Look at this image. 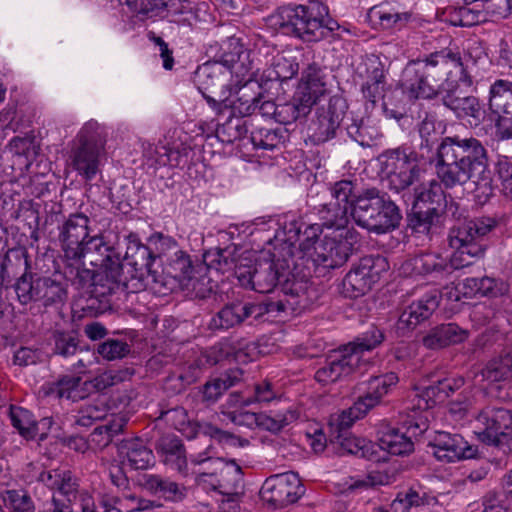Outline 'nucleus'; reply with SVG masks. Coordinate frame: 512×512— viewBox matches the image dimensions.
I'll list each match as a JSON object with an SVG mask.
<instances>
[{"label": "nucleus", "instance_id": "1a4fd4ad", "mask_svg": "<svg viewBox=\"0 0 512 512\" xmlns=\"http://www.w3.org/2000/svg\"><path fill=\"white\" fill-rule=\"evenodd\" d=\"M429 427L428 418L413 413L397 427L386 426L380 432L379 446L382 450L396 456H404L414 451V440Z\"/></svg>", "mask_w": 512, "mask_h": 512}, {"label": "nucleus", "instance_id": "a878e982", "mask_svg": "<svg viewBox=\"0 0 512 512\" xmlns=\"http://www.w3.org/2000/svg\"><path fill=\"white\" fill-rule=\"evenodd\" d=\"M429 445L433 455L439 461L447 463L469 458L474 452L461 435L445 431L436 432Z\"/></svg>", "mask_w": 512, "mask_h": 512}, {"label": "nucleus", "instance_id": "0e129e2a", "mask_svg": "<svg viewBox=\"0 0 512 512\" xmlns=\"http://www.w3.org/2000/svg\"><path fill=\"white\" fill-rule=\"evenodd\" d=\"M233 89L227 95V103H221V113L225 109H231L233 115H240L243 119L245 116L256 115L257 97L247 98L245 94L232 99Z\"/></svg>", "mask_w": 512, "mask_h": 512}, {"label": "nucleus", "instance_id": "bb28decb", "mask_svg": "<svg viewBox=\"0 0 512 512\" xmlns=\"http://www.w3.org/2000/svg\"><path fill=\"white\" fill-rule=\"evenodd\" d=\"M216 62L231 71L236 78L241 77L242 80H245L253 69L250 51L245 49L240 39L235 37L228 38L222 43L221 53Z\"/></svg>", "mask_w": 512, "mask_h": 512}, {"label": "nucleus", "instance_id": "20e7f679", "mask_svg": "<svg viewBox=\"0 0 512 512\" xmlns=\"http://www.w3.org/2000/svg\"><path fill=\"white\" fill-rule=\"evenodd\" d=\"M351 217L370 232L384 234L400 225L402 215L390 197L377 188H368L358 195Z\"/></svg>", "mask_w": 512, "mask_h": 512}, {"label": "nucleus", "instance_id": "dca6fc26", "mask_svg": "<svg viewBox=\"0 0 512 512\" xmlns=\"http://www.w3.org/2000/svg\"><path fill=\"white\" fill-rule=\"evenodd\" d=\"M235 276L241 286L258 293L272 292L281 277L272 261L259 262L255 265L240 263L236 266Z\"/></svg>", "mask_w": 512, "mask_h": 512}, {"label": "nucleus", "instance_id": "4c0bfd02", "mask_svg": "<svg viewBox=\"0 0 512 512\" xmlns=\"http://www.w3.org/2000/svg\"><path fill=\"white\" fill-rule=\"evenodd\" d=\"M386 76L380 63L367 69V77L361 85L363 98L374 107L384 98Z\"/></svg>", "mask_w": 512, "mask_h": 512}, {"label": "nucleus", "instance_id": "f257e3e1", "mask_svg": "<svg viewBox=\"0 0 512 512\" xmlns=\"http://www.w3.org/2000/svg\"><path fill=\"white\" fill-rule=\"evenodd\" d=\"M431 161L435 163L438 181L419 182L414 186V208H435L440 211L445 202L442 187L453 189L468 181L474 183L477 197L487 199L493 194L489 153L479 139L458 135L444 137Z\"/></svg>", "mask_w": 512, "mask_h": 512}, {"label": "nucleus", "instance_id": "6e6d98bb", "mask_svg": "<svg viewBox=\"0 0 512 512\" xmlns=\"http://www.w3.org/2000/svg\"><path fill=\"white\" fill-rule=\"evenodd\" d=\"M384 340L383 332L376 326H371L361 336L350 342L344 348L348 352H356L362 357L364 351H370L380 345Z\"/></svg>", "mask_w": 512, "mask_h": 512}, {"label": "nucleus", "instance_id": "7c9ffc66", "mask_svg": "<svg viewBox=\"0 0 512 512\" xmlns=\"http://www.w3.org/2000/svg\"><path fill=\"white\" fill-rule=\"evenodd\" d=\"M88 385L80 376L64 375L55 382L44 384L41 389L45 396L78 401L88 396Z\"/></svg>", "mask_w": 512, "mask_h": 512}, {"label": "nucleus", "instance_id": "864d4df0", "mask_svg": "<svg viewBox=\"0 0 512 512\" xmlns=\"http://www.w3.org/2000/svg\"><path fill=\"white\" fill-rule=\"evenodd\" d=\"M67 298V290L64 283L50 277H42L39 301L44 306L62 304Z\"/></svg>", "mask_w": 512, "mask_h": 512}, {"label": "nucleus", "instance_id": "603ef678", "mask_svg": "<svg viewBox=\"0 0 512 512\" xmlns=\"http://www.w3.org/2000/svg\"><path fill=\"white\" fill-rule=\"evenodd\" d=\"M464 286L470 289L471 293L487 297H497L507 291L503 282H498L496 279L487 276L467 278L464 281Z\"/></svg>", "mask_w": 512, "mask_h": 512}, {"label": "nucleus", "instance_id": "052dcab7", "mask_svg": "<svg viewBox=\"0 0 512 512\" xmlns=\"http://www.w3.org/2000/svg\"><path fill=\"white\" fill-rule=\"evenodd\" d=\"M246 133V122L240 117L230 118L216 129L217 137L224 143L240 140Z\"/></svg>", "mask_w": 512, "mask_h": 512}, {"label": "nucleus", "instance_id": "4d7b16f0", "mask_svg": "<svg viewBox=\"0 0 512 512\" xmlns=\"http://www.w3.org/2000/svg\"><path fill=\"white\" fill-rule=\"evenodd\" d=\"M356 184L348 179L333 183L330 187L331 199L344 206L350 212L354 208L358 195L355 194Z\"/></svg>", "mask_w": 512, "mask_h": 512}, {"label": "nucleus", "instance_id": "ea45409f", "mask_svg": "<svg viewBox=\"0 0 512 512\" xmlns=\"http://www.w3.org/2000/svg\"><path fill=\"white\" fill-rule=\"evenodd\" d=\"M482 376L489 382H507L512 379V348L503 350L490 360L482 370Z\"/></svg>", "mask_w": 512, "mask_h": 512}, {"label": "nucleus", "instance_id": "f8f14e48", "mask_svg": "<svg viewBox=\"0 0 512 512\" xmlns=\"http://www.w3.org/2000/svg\"><path fill=\"white\" fill-rule=\"evenodd\" d=\"M90 218L82 212L70 214L57 227L58 242L64 257L80 263L83 259V244L90 234Z\"/></svg>", "mask_w": 512, "mask_h": 512}, {"label": "nucleus", "instance_id": "5701e85b", "mask_svg": "<svg viewBox=\"0 0 512 512\" xmlns=\"http://www.w3.org/2000/svg\"><path fill=\"white\" fill-rule=\"evenodd\" d=\"M301 261V264L297 263L296 266L303 265L302 277L300 279L293 277L292 279L287 278L285 280L282 286L284 299L265 302V304H274V312L285 311L288 308L291 310H303L309 305V278L315 276V274L306 275L307 269L304 258H301Z\"/></svg>", "mask_w": 512, "mask_h": 512}, {"label": "nucleus", "instance_id": "a18cd8bd", "mask_svg": "<svg viewBox=\"0 0 512 512\" xmlns=\"http://www.w3.org/2000/svg\"><path fill=\"white\" fill-rule=\"evenodd\" d=\"M9 418L12 426L26 440H33L38 434V423L34 415L19 406H10Z\"/></svg>", "mask_w": 512, "mask_h": 512}, {"label": "nucleus", "instance_id": "8fccbe9b", "mask_svg": "<svg viewBox=\"0 0 512 512\" xmlns=\"http://www.w3.org/2000/svg\"><path fill=\"white\" fill-rule=\"evenodd\" d=\"M42 277H34L31 273H24L15 283L14 289L18 300L22 304L39 301Z\"/></svg>", "mask_w": 512, "mask_h": 512}, {"label": "nucleus", "instance_id": "b1692460", "mask_svg": "<svg viewBox=\"0 0 512 512\" xmlns=\"http://www.w3.org/2000/svg\"><path fill=\"white\" fill-rule=\"evenodd\" d=\"M256 346L252 342H246L244 339L223 338L210 348L201 351L204 355L203 363L216 365L220 361L233 357L237 361L252 360V355Z\"/></svg>", "mask_w": 512, "mask_h": 512}, {"label": "nucleus", "instance_id": "680f3d73", "mask_svg": "<svg viewBox=\"0 0 512 512\" xmlns=\"http://www.w3.org/2000/svg\"><path fill=\"white\" fill-rule=\"evenodd\" d=\"M367 412L356 408V402L348 410L342 411L336 417H333L330 422L332 431L331 438L336 434H349L350 427L354 424L356 419L363 417Z\"/></svg>", "mask_w": 512, "mask_h": 512}, {"label": "nucleus", "instance_id": "6ab92c4d", "mask_svg": "<svg viewBox=\"0 0 512 512\" xmlns=\"http://www.w3.org/2000/svg\"><path fill=\"white\" fill-rule=\"evenodd\" d=\"M308 204L317 214L320 224L311 225L308 230V238L316 237L322 232V228L334 229V232L345 231L344 228L349 222L350 211L334 200L325 203H318L316 196H308Z\"/></svg>", "mask_w": 512, "mask_h": 512}, {"label": "nucleus", "instance_id": "ddd939ff", "mask_svg": "<svg viewBox=\"0 0 512 512\" xmlns=\"http://www.w3.org/2000/svg\"><path fill=\"white\" fill-rule=\"evenodd\" d=\"M347 105L339 96H333L326 105L316 109L309 125V137L314 144L325 143L336 137L344 120Z\"/></svg>", "mask_w": 512, "mask_h": 512}, {"label": "nucleus", "instance_id": "37998d69", "mask_svg": "<svg viewBox=\"0 0 512 512\" xmlns=\"http://www.w3.org/2000/svg\"><path fill=\"white\" fill-rule=\"evenodd\" d=\"M298 417L299 412L293 407H287L277 411L270 410L268 413H259V423L257 427L277 433L296 421Z\"/></svg>", "mask_w": 512, "mask_h": 512}, {"label": "nucleus", "instance_id": "79ce46f5", "mask_svg": "<svg viewBox=\"0 0 512 512\" xmlns=\"http://www.w3.org/2000/svg\"><path fill=\"white\" fill-rule=\"evenodd\" d=\"M440 211L435 208H414L409 215V225L416 232L427 236L436 233L440 227Z\"/></svg>", "mask_w": 512, "mask_h": 512}, {"label": "nucleus", "instance_id": "9b49d317", "mask_svg": "<svg viewBox=\"0 0 512 512\" xmlns=\"http://www.w3.org/2000/svg\"><path fill=\"white\" fill-rule=\"evenodd\" d=\"M488 115L501 139H512V81L497 79L488 92Z\"/></svg>", "mask_w": 512, "mask_h": 512}, {"label": "nucleus", "instance_id": "f03ea898", "mask_svg": "<svg viewBox=\"0 0 512 512\" xmlns=\"http://www.w3.org/2000/svg\"><path fill=\"white\" fill-rule=\"evenodd\" d=\"M453 68L461 71L460 81L467 86L473 83L467 73L460 51L457 48H443L424 58L409 61L402 72L401 86L411 99H434L441 96L442 104L458 119L472 118L475 124L482 122L485 111L478 97L464 95L459 84L443 82Z\"/></svg>", "mask_w": 512, "mask_h": 512}, {"label": "nucleus", "instance_id": "338daca9", "mask_svg": "<svg viewBox=\"0 0 512 512\" xmlns=\"http://www.w3.org/2000/svg\"><path fill=\"white\" fill-rule=\"evenodd\" d=\"M107 415V408L105 404L96 400L91 403L83 405L76 416V424L83 427H89L94 421L104 419Z\"/></svg>", "mask_w": 512, "mask_h": 512}, {"label": "nucleus", "instance_id": "f704fd0d", "mask_svg": "<svg viewBox=\"0 0 512 512\" xmlns=\"http://www.w3.org/2000/svg\"><path fill=\"white\" fill-rule=\"evenodd\" d=\"M39 481L64 496L68 502L77 500L79 483L71 471L60 469L43 471L39 475Z\"/></svg>", "mask_w": 512, "mask_h": 512}, {"label": "nucleus", "instance_id": "c03bdc74", "mask_svg": "<svg viewBox=\"0 0 512 512\" xmlns=\"http://www.w3.org/2000/svg\"><path fill=\"white\" fill-rule=\"evenodd\" d=\"M373 285L374 283L369 278V274L358 264L344 277L342 290L345 296L357 298L370 291Z\"/></svg>", "mask_w": 512, "mask_h": 512}, {"label": "nucleus", "instance_id": "f3484780", "mask_svg": "<svg viewBox=\"0 0 512 512\" xmlns=\"http://www.w3.org/2000/svg\"><path fill=\"white\" fill-rule=\"evenodd\" d=\"M360 370L361 356L343 347L328 356L325 364L315 372L314 378L321 385H328Z\"/></svg>", "mask_w": 512, "mask_h": 512}, {"label": "nucleus", "instance_id": "c756f323", "mask_svg": "<svg viewBox=\"0 0 512 512\" xmlns=\"http://www.w3.org/2000/svg\"><path fill=\"white\" fill-rule=\"evenodd\" d=\"M326 75L316 62L307 63L301 73L299 95L304 102L314 105L327 92Z\"/></svg>", "mask_w": 512, "mask_h": 512}, {"label": "nucleus", "instance_id": "bf43d9fd", "mask_svg": "<svg viewBox=\"0 0 512 512\" xmlns=\"http://www.w3.org/2000/svg\"><path fill=\"white\" fill-rule=\"evenodd\" d=\"M313 105L303 101L302 96L292 102L279 105L276 121L282 124H291L301 117H305Z\"/></svg>", "mask_w": 512, "mask_h": 512}, {"label": "nucleus", "instance_id": "423d86ee", "mask_svg": "<svg viewBox=\"0 0 512 512\" xmlns=\"http://www.w3.org/2000/svg\"><path fill=\"white\" fill-rule=\"evenodd\" d=\"M106 136L104 127L94 120L86 122L76 136L69 165L85 181H92L100 171Z\"/></svg>", "mask_w": 512, "mask_h": 512}, {"label": "nucleus", "instance_id": "a19ab883", "mask_svg": "<svg viewBox=\"0 0 512 512\" xmlns=\"http://www.w3.org/2000/svg\"><path fill=\"white\" fill-rule=\"evenodd\" d=\"M127 420L124 416L116 415L105 425L96 427L89 436V444L93 449L102 450L107 447L115 436L120 434Z\"/></svg>", "mask_w": 512, "mask_h": 512}, {"label": "nucleus", "instance_id": "6e6552de", "mask_svg": "<svg viewBox=\"0 0 512 512\" xmlns=\"http://www.w3.org/2000/svg\"><path fill=\"white\" fill-rule=\"evenodd\" d=\"M382 158V171L391 190L401 192L420 182L422 170L415 151L398 147L383 153Z\"/></svg>", "mask_w": 512, "mask_h": 512}, {"label": "nucleus", "instance_id": "aec40b11", "mask_svg": "<svg viewBox=\"0 0 512 512\" xmlns=\"http://www.w3.org/2000/svg\"><path fill=\"white\" fill-rule=\"evenodd\" d=\"M511 427L512 414L504 408L486 407L474 421V433L485 444L497 440L499 435Z\"/></svg>", "mask_w": 512, "mask_h": 512}, {"label": "nucleus", "instance_id": "09e8293b", "mask_svg": "<svg viewBox=\"0 0 512 512\" xmlns=\"http://www.w3.org/2000/svg\"><path fill=\"white\" fill-rule=\"evenodd\" d=\"M283 128L260 127L251 132L250 141L256 149L273 150L284 142Z\"/></svg>", "mask_w": 512, "mask_h": 512}, {"label": "nucleus", "instance_id": "0eeeda50", "mask_svg": "<svg viewBox=\"0 0 512 512\" xmlns=\"http://www.w3.org/2000/svg\"><path fill=\"white\" fill-rule=\"evenodd\" d=\"M334 236H325L316 244L313 251L303 256L306 275L315 274L316 277H324L331 269L344 265L353 245L358 241V233L354 230L334 232Z\"/></svg>", "mask_w": 512, "mask_h": 512}, {"label": "nucleus", "instance_id": "2eb2a0df", "mask_svg": "<svg viewBox=\"0 0 512 512\" xmlns=\"http://www.w3.org/2000/svg\"><path fill=\"white\" fill-rule=\"evenodd\" d=\"M274 312V304L231 302L224 305L211 319L210 328L213 330H228L253 318L260 319L266 313Z\"/></svg>", "mask_w": 512, "mask_h": 512}, {"label": "nucleus", "instance_id": "c85d7f7f", "mask_svg": "<svg viewBox=\"0 0 512 512\" xmlns=\"http://www.w3.org/2000/svg\"><path fill=\"white\" fill-rule=\"evenodd\" d=\"M141 486L151 495L169 503L182 502L188 494L186 486L159 474H144Z\"/></svg>", "mask_w": 512, "mask_h": 512}, {"label": "nucleus", "instance_id": "3c124183", "mask_svg": "<svg viewBox=\"0 0 512 512\" xmlns=\"http://www.w3.org/2000/svg\"><path fill=\"white\" fill-rule=\"evenodd\" d=\"M133 372L129 369L107 370L97 375L92 380L86 381L88 395L92 391L102 392L114 385L129 380Z\"/></svg>", "mask_w": 512, "mask_h": 512}, {"label": "nucleus", "instance_id": "de8ad7c7", "mask_svg": "<svg viewBox=\"0 0 512 512\" xmlns=\"http://www.w3.org/2000/svg\"><path fill=\"white\" fill-rule=\"evenodd\" d=\"M472 2H466L465 5L447 8L446 13L448 21L453 26L470 27L486 21V17L481 10H476L468 6Z\"/></svg>", "mask_w": 512, "mask_h": 512}, {"label": "nucleus", "instance_id": "4be33fe9", "mask_svg": "<svg viewBox=\"0 0 512 512\" xmlns=\"http://www.w3.org/2000/svg\"><path fill=\"white\" fill-rule=\"evenodd\" d=\"M103 270L96 273V277L90 290H88L89 299L98 300L100 303L106 302V298L118 291L125 293H133L129 290L128 276L123 272V266L110 265L101 267Z\"/></svg>", "mask_w": 512, "mask_h": 512}, {"label": "nucleus", "instance_id": "7ed1b4c3", "mask_svg": "<svg viewBox=\"0 0 512 512\" xmlns=\"http://www.w3.org/2000/svg\"><path fill=\"white\" fill-rule=\"evenodd\" d=\"M496 226L497 221L487 216L458 219L448 233V244L454 250L449 259L440 254L427 253L414 257L410 265L418 274L445 278L484 257L486 245L483 238Z\"/></svg>", "mask_w": 512, "mask_h": 512}, {"label": "nucleus", "instance_id": "69168bd1", "mask_svg": "<svg viewBox=\"0 0 512 512\" xmlns=\"http://www.w3.org/2000/svg\"><path fill=\"white\" fill-rule=\"evenodd\" d=\"M52 342L53 353L62 357L74 355L79 346V340L72 332L55 331Z\"/></svg>", "mask_w": 512, "mask_h": 512}, {"label": "nucleus", "instance_id": "e433bc0d", "mask_svg": "<svg viewBox=\"0 0 512 512\" xmlns=\"http://www.w3.org/2000/svg\"><path fill=\"white\" fill-rule=\"evenodd\" d=\"M119 454L123 463L135 470L147 469L153 464L154 455L142 440H126L119 446Z\"/></svg>", "mask_w": 512, "mask_h": 512}, {"label": "nucleus", "instance_id": "c9c22d12", "mask_svg": "<svg viewBox=\"0 0 512 512\" xmlns=\"http://www.w3.org/2000/svg\"><path fill=\"white\" fill-rule=\"evenodd\" d=\"M213 446L209 444L207 448L196 455H191L189 462L191 466H204L210 465L211 471L206 470H190V475H194L195 483L208 491H217L218 485V470H214V460H221V458L213 457Z\"/></svg>", "mask_w": 512, "mask_h": 512}, {"label": "nucleus", "instance_id": "58836bf2", "mask_svg": "<svg viewBox=\"0 0 512 512\" xmlns=\"http://www.w3.org/2000/svg\"><path fill=\"white\" fill-rule=\"evenodd\" d=\"M214 470H218L217 491L220 495L242 490V471L234 463H225L223 459L214 460Z\"/></svg>", "mask_w": 512, "mask_h": 512}, {"label": "nucleus", "instance_id": "2f4dec72", "mask_svg": "<svg viewBox=\"0 0 512 512\" xmlns=\"http://www.w3.org/2000/svg\"><path fill=\"white\" fill-rule=\"evenodd\" d=\"M399 378L394 372L371 377L367 382V391L356 401V408L368 412L397 385Z\"/></svg>", "mask_w": 512, "mask_h": 512}, {"label": "nucleus", "instance_id": "473e14b6", "mask_svg": "<svg viewBox=\"0 0 512 512\" xmlns=\"http://www.w3.org/2000/svg\"><path fill=\"white\" fill-rule=\"evenodd\" d=\"M91 255L90 263L94 266L107 267L121 265V253L110 245L101 234L90 236L83 244V258Z\"/></svg>", "mask_w": 512, "mask_h": 512}, {"label": "nucleus", "instance_id": "e2e57ef3", "mask_svg": "<svg viewBox=\"0 0 512 512\" xmlns=\"http://www.w3.org/2000/svg\"><path fill=\"white\" fill-rule=\"evenodd\" d=\"M1 498L4 505L14 512H34L33 501L24 490H4Z\"/></svg>", "mask_w": 512, "mask_h": 512}, {"label": "nucleus", "instance_id": "39448f33", "mask_svg": "<svg viewBox=\"0 0 512 512\" xmlns=\"http://www.w3.org/2000/svg\"><path fill=\"white\" fill-rule=\"evenodd\" d=\"M328 16V7L319 1L304 4H289L277 9L274 19L286 34L293 35L304 42L322 40L321 20Z\"/></svg>", "mask_w": 512, "mask_h": 512}, {"label": "nucleus", "instance_id": "5fc2aeb1", "mask_svg": "<svg viewBox=\"0 0 512 512\" xmlns=\"http://www.w3.org/2000/svg\"><path fill=\"white\" fill-rule=\"evenodd\" d=\"M237 247L235 245H229L223 249H216L214 251H208L204 255L205 261L209 263V266L214 267L217 270L226 271L236 266L237 264Z\"/></svg>", "mask_w": 512, "mask_h": 512}, {"label": "nucleus", "instance_id": "9d476101", "mask_svg": "<svg viewBox=\"0 0 512 512\" xmlns=\"http://www.w3.org/2000/svg\"><path fill=\"white\" fill-rule=\"evenodd\" d=\"M232 76L231 71L217 62L204 63L195 72L198 90L217 113H221V103H227V95L233 89Z\"/></svg>", "mask_w": 512, "mask_h": 512}, {"label": "nucleus", "instance_id": "49530a36", "mask_svg": "<svg viewBox=\"0 0 512 512\" xmlns=\"http://www.w3.org/2000/svg\"><path fill=\"white\" fill-rule=\"evenodd\" d=\"M332 442L339 445L340 449L348 454L370 459L373 455V444L364 438L349 434H336L331 438Z\"/></svg>", "mask_w": 512, "mask_h": 512}, {"label": "nucleus", "instance_id": "13d9d810", "mask_svg": "<svg viewBox=\"0 0 512 512\" xmlns=\"http://www.w3.org/2000/svg\"><path fill=\"white\" fill-rule=\"evenodd\" d=\"M348 136L363 147L371 146L378 137V131L368 125L363 119H351V123L345 127Z\"/></svg>", "mask_w": 512, "mask_h": 512}, {"label": "nucleus", "instance_id": "cd10ccee", "mask_svg": "<svg viewBox=\"0 0 512 512\" xmlns=\"http://www.w3.org/2000/svg\"><path fill=\"white\" fill-rule=\"evenodd\" d=\"M441 295L437 290L430 291L420 299L413 301L401 313L398 325L399 328L413 330L422 322L428 320L438 308Z\"/></svg>", "mask_w": 512, "mask_h": 512}, {"label": "nucleus", "instance_id": "393cba45", "mask_svg": "<svg viewBox=\"0 0 512 512\" xmlns=\"http://www.w3.org/2000/svg\"><path fill=\"white\" fill-rule=\"evenodd\" d=\"M155 450L166 466L183 477L190 475L186 449L177 435L173 433L161 435L155 443Z\"/></svg>", "mask_w": 512, "mask_h": 512}, {"label": "nucleus", "instance_id": "412c9836", "mask_svg": "<svg viewBox=\"0 0 512 512\" xmlns=\"http://www.w3.org/2000/svg\"><path fill=\"white\" fill-rule=\"evenodd\" d=\"M156 256L151 249L146 246L141 248L129 262L123 263V272L128 276L130 283L128 288L132 292H140L146 289L150 282H157L156 272L152 270V265Z\"/></svg>", "mask_w": 512, "mask_h": 512}, {"label": "nucleus", "instance_id": "72a5a7b5", "mask_svg": "<svg viewBox=\"0 0 512 512\" xmlns=\"http://www.w3.org/2000/svg\"><path fill=\"white\" fill-rule=\"evenodd\" d=\"M467 337V330L462 329L456 323H447L430 329L423 337L422 343L427 349L437 350L459 344Z\"/></svg>", "mask_w": 512, "mask_h": 512}, {"label": "nucleus", "instance_id": "4468645a", "mask_svg": "<svg viewBox=\"0 0 512 512\" xmlns=\"http://www.w3.org/2000/svg\"><path fill=\"white\" fill-rule=\"evenodd\" d=\"M303 493L300 479L292 472L267 478L260 490L261 498L276 509L296 502Z\"/></svg>", "mask_w": 512, "mask_h": 512}, {"label": "nucleus", "instance_id": "a211bd4d", "mask_svg": "<svg viewBox=\"0 0 512 512\" xmlns=\"http://www.w3.org/2000/svg\"><path fill=\"white\" fill-rule=\"evenodd\" d=\"M159 419L180 431L186 438L210 437L219 441L228 439L230 434L207 422H191L183 407L161 411Z\"/></svg>", "mask_w": 512, "mask_h": 512}, {"label": "nucleus", "instance_id": "774afa93", "mask_svg": "<svg viewBox=\"0 0 512 512\" xmlns=\"http://www.w3.org/2000/svg\"><path fill=\"white\" fill-rule=\"evenodd\" d=\"M299 71V63L293 57L278 56L272 64L270 76L279 81L293 78Z\"/></svg>", "mask_w": 512, "mask_h": 512}]
</instances>
